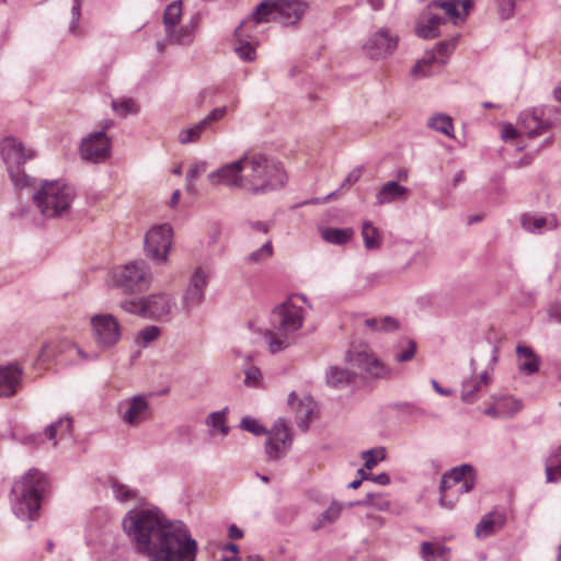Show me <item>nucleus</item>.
<instances>
[{"label": "nucleus", "instance_id": "nucleus-5", "mask_svg": "<svg viewBox=\"0 0 561 561\" xmlns=\"http://www.w3.org/2000/svg\"><path fill=\"white\" fill-rule=\"evenodd\" d=\"M247 188L253 194H265L282 188L287 180L280 164L259 152L243 156Z\"/></svg>", "mask_w": 561, "mask_h": 561}, {"label": "nucleus", "instance_id": "nucleus-58", "mask_svg": "<svg viewBox=\"0 0 561 561\" xmlns=\"http://www.w3.org/2000/svg\"><path fill=\"white\" fill-rule=\"evenodd\" d=\"M227 114V106H220L214 108L207 116L204 118L207 121L209 125H213L215 122L221 119Z\"/></svg>", "mask_w": 561, "mask_h": 561}, {"label": "nucleus", "instance_id": "nucleus-49", "mask_svg": "<svg viewBox=\"0 0 561 561\" xmlns=\"http://www.w3.org/2000/svg\"><path fill=\"white\" fill-rule=\"evenodd\" d=\"M362 458L365 460V467L371 470L380 460L386 458V449L383 447L365 450L362 453Z\"/></svg>", "mask_w": 561, "mask_h": 561}, {"label": "nucleus", "instance_id": "nucleus-19", "mask_svg": "<svg viewBox=\"0 0 561 561\" xmlns=\"http://www.w3.org/2000/svg\"><path fill=\"white\" fill-rule=\"evenodd\" d=\"M122 420L129 426H138L150 416L149 403L145 396L138 394L121 403Z\"/></svg>", "mask_w": 561, "mask_h": 561}, {"label": "nucleus", "instance_id": "nucleus-25", "mask_svg": "<svg viewBox=\"0 0 561 561\" xmlns=\"http://www.w3.org/2000/svg\"><path fill=\"white\" fill-rule=\"evenodd\" d=\"M506 522V514L497 508L484 515L476 526L478 538H488L503 528Z\"/></svg>", "mask_w": 561, "mask_h": 561}, {"label": "nucleus", "instance_id": "nucleus-34", "mask_svg": "<svg viewBox=\"0 0 561 561\" xmlns=\"http://www.w3.org/2000/svg\"><path fill=\"white\" fill-rule=\"evenodd\" d=\"M421 554L425 561H448L449 548L424 541L421 547Z\"/></svg>", "mask_w": 561, "mask_h": 561}, {"label": "nucleus", "instance_id": "nucleus-36", "mask_svg": "<svg viewBox=\"0 0 561 561\" xmlns=\"http://www.w3.org/2000/svg\"><path fill=\"white\" fill-rule=\"evenodd\" d=\"M427 126L436 131L442 133L443 135L454 138V124L450 116L446 114H435L433 115L428 122Z\"/></svg>", "mask_w": 561, "mask_h": 561}, {"label": "nucleus", "instance_id": "nucleus-15", "mask_svg": "<svg viewBox=\"0 0 561 561\" xmlns=\"http://www.w3.org/2000/svg\"><path fill=\"white\" fill-rule=\"evenodd\" d=\"M458 37L448 41H442L436 44V51L442 57L438 58L435 51H427L426 55L412 68V75L416 78H424L432 75L430 67L438 64L439 67L446 64V58L454 51Z\"/></svg>", "mask_w": 561, "mask_h": 561}, {"label": "nucleus", "instance_id": "nucleus-7", "mask_svg": "<svg viewBox=\"0 0 561 561\" xmlns=\"http://www.w3.org/2000/svg\"><path fill=\"white\" fill-rule=\"evenodd\" d=\"M474 483L476 472L470 465L465 463L445 472L439 485V505L444 508H453L459 495L471 491Z\"/></svg>", "mask_w": 561, "mask_h": 561}, {"label": "nucleus", "instance_id": "nucleus-30", "mask_svg": "<svg viewBox=\"0 0 561 561\" xmlns=\"http://www.w3.org/2000/svg\"><path fill=\"white\" fill-rule=\"evenodd\" d=\"M516 354L519 360V370L526 375H533L539 370L540 358L526 345H518Z\"/></svg>", "mask_w": 561, "mask_h": 561}, {"label": "nucleus", "instance_id": "nucleus-62", "mask_svg": "<svg viewBox=\"0 0 561 561\" xmlns=\"http://www.w3.org/2000/svg\"><path fill=\"white\" fill-rule=\"evenodd\" d=\"M73 5L71 8V15L72 20L70 23V30L73 31L77 26L79 19H80V9H81V1L80 0H73Z\"/></svg>", "mask_w": 561, "mask_h": 561}, {"label": "nucleus", "instance_id": "nucleus-42", "mask_svg": "<svg viewBox=\"0 0 561 561\" xmlns=\"http://www.w3.org/2000/svg\"><path fill=\"white\" fill-rule=\"evenodd\" d=\"M482 389L483 387L474 378L463 381L461 385V400L468 404L476 402Z\"/></svg>", "mask_w": 561, "mask_h": 561}, {"label": "nucleus", "instance_id": "nucleus-50", "mask_svg": "<svg viewBox=\"0 0 561 561\" xmlns=\"http://www.w3.org/2000/svg\"><path fill=\"white\" fill-rule=\"evenodd\" d=\"M207 284H208V275L203 268L199 267V268H196V271L193 273L187 287L204 293Z\"/></svg>", "mask_w": 561, "mask_h": 561}, {"label": "nucleus", "instance_id": "nucleus-14", "mask_svg": "<svg viewBox=\"0 0 561 561\" xmlns=\"http://www.w3.org/2000/svg\"><path fill=\"white\" fill-rule=\"evenodd\" d=\"M111 154V141L104 131H95L82 139L80 156L84 161L101 163Z\"/></svg>", "mask_w": 561, "mask_h": 561}, {"label": "nucleus", "instance_id": "nucleus-18", "mask_svg": "<svg viewBox=\"0 0 561 561\" xmlns=\"http://www.w3.org/2000/svg\"><path fill=\"white\" fill-rule=\"evenodd\" d=\"M347 362L357 368L368 373L376 378H387L390 376V369L380 362L373 353L362 351H350L346 355Z\"/></svg>", "mask_w": 561, "mask_h": 561}, {"label": "nucleus", "instance_id": "nucleus-31", "mask_svg": "<svg viewBox=\"0 0 561 561\" xmlns=\"http://www.w3.org/2000/svg\"><path fill=\"white\" fill-rule=\"evenodd\" d=\"M354 236L353 228H335L327 227L321 229V237L328 243L343 245L347 243Z\"/></svg>", "mask_w": 561, "mask_h": 561}, {"label": "nucleus", "instance_id": "nucleus-3", "mask_svg": "<svg viewBox=\"0 0 561 561\" xmlns=\"http://www.w3.org/2000/svg\"><path fill=\"white\" fill-rule=\"evenodd\" d=\"M305 301V296L295 295L272 311L271 325L273 330L265 333L271 353L274 354L286 348L289 345L288 335L302 327L305 310L300 302Z\"/></svg>", "mask_w": 561, "mask_h": 561}, {"label": "nucleus", "instance_id": "nucleus-52", "mask_svg": "<svg viewBox=\"0 0 561 561\" xmlns=\"http://www.w3.org/2000/svg\"><path fill=\"white\" fill-rule=\"evenodd\" d=\"M160 332L161 330L159 327L149 325L139 332L138 339L142 342V346H147L149 343L158 339Z\"/></svg>", "mask_w": 561, "mask_h": 561}, {"label": "nucleus", "instance_id": "nucleus-43", "mask_svg": "<svg viewBox=\"0 0 561 561\" xmlns=\"http://www.w3.org/2000/svg\"><path fill=\"white\" fill-rule=\"evenodd\" d=\"M228 408L211 412L206 419V425L213 430H219L222 436L229 433V426L226 424Z\"/></svg>", "mask_w": 561, "mask_h": 561}, {"label": "nucleus", "instance_id": "nucleus-1", "mask_svg": "<svg viewBox=\"0 0 561 561\" xmlns=\"http://www.w3.org/2000/svg\"><path fill=\"white\" fill-rule=\"evenodd\" d=\"M123 528L138 553L150 561H196L197 541L182 522H167L152 510L130 511Z\"/></svg>", "mask_w": 561, "mask_h": 561}, {"label": "nucleus", "instance_id": "nucleus-10", "mask_svg": "<svg viewBox=\"0 0 561 561\" xmlns=\"http://www.w3.org/2000/svg\"><path fill=\"white\" fill-rule=\"evenodd\" d=\"M151 278L150 267L142 260L131 261L113 273L114 285L127 293L148 289Z\"/></svg>", "mask_w": 561, "mask_h": 561}, {"label": "nucleus", "instance_id": "nucleus-6", "mask_svg": "<svg viewBox=\"0 0 561 561\" xmlns=\"http://www.w3.org/2000/svg\"><path fill=\"white\" fill-rule=\"evenodd\" d=\"M75 195V188L70 185L60 181H45L33 201L44 217L56 218L68 211Z\"/></svg>", "mask_w": 561, "mask_h": 561}, {"label": "nucleus", "instance_id": "nucleus-55", "mask_svg": "<svg viewBox=\"0 0 561 561\" xmlns=\"http://www.w3.org/2000/svg\"><path fill=\"white\" fill-rule=\"evenodd\" d=\"M416 350V344L412 340L407 341V348L396 354V360L399 363L408 362L413 358Z\"/></svg>", "mask_w": 561, "mask_h": 561}, {"label": "nucleus", "instance_id": "nucleus-13", "mask_svg": "<svg viewBox=\"0 0 561 561\" xmlns=\"http://www.w3.org/2000/svg\"><path fill=\"white\" fill-rule=\"evenodd\" d=\"M397 47L398 37L392 35L388 28L381 27L367 38L363 50L371 59H383L392 55Z\"/></svg>", "mask_w": 561, "mask_h": 561}, {"label": "nucleus", "instance_id": "nucleus-23", "mask_svg": "<svg viewBox=\"0 0 561 561\" xmlns=\"http://www.w3.org/2000/svg\"><path fill=\"white\" fill-rule=\"evenodd\" d=\"M23 370L16 365L0 366V397L15 394L21 386Z\"/></svg>", "mask_w": 561, "mask_h": 561}, {"label": "nucleus", "instance_id": "nucleus-47", "mask_svg": "<svg viewBox=\"0 0 561 561\" xmlns=\"http://www.w3.org/2000/svg\"><path fill=\"white\" fill-rule=\"evenodd\" d=\"M121 308L126 312L147 318L146 298L125 299L121 302Z\"/></svg>", "mask_w": 561, "mask_h": 561}, {"label": "nucleus", "instance_id": "nucleus-27", "mask_svg": "<svg viewBox=\"0 0 561 561\" xmlns=\"http://www.w3.org/2000/svg\"><path fill=\"white\" fill-rule=\"evenodd\" d=\"M72 347H75V343L67 339H60L57 341H51L48 343H45L41 352L37 356V362L39 363H48L53 359H56L59 355H62L67 352H72Z\"/></svg>", "mask_w": 561, "mask_h": 561}, {"label": "nucleus", "instance_id": "nucleus-8", "mask_svg": "<svg viewBox=\"0 0 561 561\" xmlns=\"http://www.w3.org/2000/svg\"><path fill=\"white\" fill-rule=\"evenodd\" d=\"M308 3L305 0H270L262 2L252 13L250 21L254 24L279 19L284 25L296 24L306 13Z\"/></svg>", "mask_w": 561, "mask_h": 561}, {"label": "nucleus", "instance_id": "nucleus-39", "mask_svg": "<svg viewBox=\"0 0 561 561\" xmlns=\"http://www.w3.org/2000/svg\"><path fill=\"white\" fill-rule=\"evenodd\" d=\"M110 485L115 499L119 502H128L131 500H138L139 494L135 489L129 488L117 481L116 479H112L110 481Z\"/></svg>", "mask_w": 561, "mask_h": 561}, {"label": "nucleus", "instance_id": "nucleus-60", "mask_svg": "<svg viewBox=\"0 0 561 561\" xmlns=\"http://www.w3.org/2000/svg\"><path fill=\"white\" fill-rule=\"evenodd\" d=\"M518 135V130L511 124L504 125L502 128V139L506 142L513 141Z\"/></svg>", "mask_w": 561, "mask_h": 561}, {"label": "nucleus", "instance_id": "nucleus-20", "mask_svg": "<svg viewBox=\"0 0 561 561\" xmlns=\"http://www.w3.org/2000/svg\"><path fill=\"white\" fill-rule=\"evenodd\" d=\"M288 404L293 407L296 414V422L298 427L302 431H307L309 424L317 412V403L310 396H305L299 401L295 392H290L288 396Z\"/></svg>", "mask_w": 561, "mask_h": 561}, {"label": "nucleus", "instance_id": "nucleus-40", "mask_svg": "<svg viewBox=\"0 0 561 561\" xmlns=\"http://www.w3.org/2000/svg\"><path fill=\"white\" fill-rule=\"evenodd\" d=\"M502 419L514 416L522 409V402L514 397H502L496 400Z\"/></svg>", "mask_w": 561, "mask_h": 561}, {"label": "nucleus", "instance_id": "nucleus-64", "mask_svg": "<svg viewBox=\"0 0 561 561\" xmlns=\"http://www.w3.org/2000/svg\"><path fill=\"white\" fill-rule=\"evenodd\" d=\"M373 506L378 511H387L390 506V503L382 494L378 493Z\"/></svg>", "mask_w": 561, "mask_h": 561}, {"label": "nucleus", "instance_id": "nucleus-53", "mask_svg": "<svg viewBox=\"0 0 561 561\" xmlns=\"http://www.w3.org/2000/svg\"><path fill=\"white\" fill-rule=\"evenodd\" d=\"M201 133L198 129H195V125L182 129L179 134V140L181 144L186 145L190 142H195L201 138Z\"/></svg>", "mask_w": 561, "mask_h": 561}, {"label": "nucleus", "instance_id": "nucleus-48", "mask_svg": "<svg viewBox=\"0 0 561 561\" xmlns=\"http://www.w3.org/2000/svg\"><path fill=\"white\" fill-rule=\"evenodd\" d=\"M272 254H273V245H272V242L268 240L261 248L251 252L245 257V261L250 264H256V263L266 261L267 259H270L272 256Z\"/></svg>", "mask_w": 561, "mask_h": 561}, {"label": "nucleus", "instance_id": "nucleus-9", "mask_svg": "<svg viewBox=\"0 0 561 561\" xmlns=\"http://www.w3.org/2000/svg\"><path fill=\"white\" fill-rule=\"evenodd\" d=\"M0 153L13 183L16 186L27 185V176L21 170V167L34 157L33 150L26 149L14 137H5L0 142Z\"/></svg>", "mask_w": 561, "mask_h": 561}, {"label": "nucleus", "instance_id": "nucleus-21", "mask_svg": "<svg viewBox=\"0 0 561 561\" xmlns=\"http://www.w3.org/2000/svg\"><path fill=\"white\" fill-rule=\"evenodd\" d=\"M174 306V299L168 294L161 293L149 295L146 297L147 318L153 320H167L169 319Z\"/></svg>", "mask_w": 561, "mask_h": 561}, {"label": "nucleus", "instance_id": "nucleus-37", "mask_svg": "<svg viewBox=\"0 0 561 561\" xmlns=\"http://www.w3.org/2000/svg\"><path fill=\"white\" fill-rule=\"evenodd\" d=\"M362 237L367 250H375L381 245V234L370 221H364L362 226Z\"/></svg>", "mask_w": 561, "mask_h": 561}, {"label": "nucleus", "instance_id": "nucleus-56", "mask_svg": "<svg viewBox=\"0 0 561 561\" xmlns=\"http://www.w3.org/2000/svg\"><path fill=\"white\" fill-rule=\"evenodd\" d=\"M206 167L207 164L204 161L196 162L193 165H191L186 174L187 182H193L196 178L204 173L206 171Z\"/></svg>", "mask_w": 561, "mask_h": 561}, {"label": "nucleus", "instance_id": "nucleus-16", "mask_svg": "<svg viewBox=\"0 0 561 561\" xmlns=\"http://www.w3.org/2000/svg\"><path fill=\"white\" fill-rule=\"evenodd\" d=\"M207 178L214 185L222 184L230 188L247 187L243 157L210 172Z\"/></svg>", "mask_w": 561, "mask_h": 561}, {"label": "nucleus", "instance_id": "nucleus-33", "mask_svg": "<svg viewBox=\"0 0 561 561\" xmlns=\"http://www.w3.org/2000/svg\"><path fill=\"white\" fill-rule=\"evenodd\" d=\"M344 504L333 501L331 505L318 516L316 523L312 524L311 529L317 531L327 525L333 524L339 519Z\"/></svg>", "mask_w": 561, "mask_h": 561}, {"label": "nucleus", "instance_id": "nucleus-54", "mask_svg": "<svg viewBox=\"0 0 561 561\" xmlns=\"http://www.w3.org/2000/svg\"><path fill=\"white\" fill-rule=\"evenodd\" d=\"M396 408H397V410L399 412H401L404 415H410V416H424V415H426L425 410H423L422 408H420V407H417L415 404H412V403H408V402L398 403L396 405Z\"/></svg>", "mask_w": 561, "mask_h": 561}, {"label": "nucleus", "instance_id": "nucleus-22", "mask_svg": "<svg viewBox=\"0 0 561 561\" xmlns=\"http://www.w3.org/2000/svg\"><path fill=\"white\" fill-rule=\"evenodd\" d=\"M72 430L71 417H60L56 422L46 426L44 434H33L26 437L28 444L39 445L44 442V437L48 440H55L56 438H64L69 435Z\"/></svg>", "mask_w": 561, "mask_h": 561}, {"label": "nucleus", "instance_id": "nucleus-32", "mask_svg": "<svg viewBox=\"0 0 561 561\" xmlns=\"http://www.w3.org/2000/svg\"><path fill=\"white\" fill-rule=\"evenodd\" d=\"M245 23L247 21H243L236 28L234 36L237 39V44L234 50L242 60L253 61L256 57L255 48L252 46L250 42L243 39V26L245 25Z\"/></svg>", "mask_w": 561, "mask_h": 561}, {"label": "nucleus", "instance_id": "nucleus-29", "mask_svg": "<svg viewBox=\"0 0 561 561\" xmlns=\"http://www.w3.org/2000/svg\"><path fill=\"white\" fill-rule=\"evenodd\" d=\"M327 383L335 389H344L356 378V374L347 368L330 366L325 373Z\"/></svg>", "mask_w": 561, "mask_h": 561}, {"label": "nucleus", "instance_id": "nucleus-51", "mask_svg": "<svg viewBox=\"0 0 561 561\" xmlns=\"http://www.w3.org/2000/svg\"><path fill=\"white\" fill-rule=\"evenodd\" d=\"M240 427L256 436L268 434V431H266L263 425H261L255 419H252L250 416H244L241 420Z\"/></svg>", "mask_w": 561, "mask_h": 561}, {"label": "nucleus", "instance_id": "nucleus-63", "mask_svg": "<svg viewBox=\"0 0 561 561\" xmlns=\"http://www.w3.org/2000/svg\"><path fill=\"white\" fill-rule=\"evenodd\" d=\"M378 493H367L365 499L360 500V501H357V502H352V503H348L347 506L348 507H353V506H356V505H359V506H365V505H371L374 504L376 497H377Z\"/></svg>", "mask_w": 561, "mask_h": 561}, {"label": "nucleus", "instance_id": "nucleus-41", "mask_svg": "<svg viewBox=\"0 0 561 561\" xmlns=\"http://www.w3.org/2000/svg\"><path fill=\"white\" fill-rule=\"evenodd\" d=\"M182 15V7L181 1H174L167 7L163 14V23L165 25V31H170L174 28L180 22Z\"/></svg>", "mask_w": 561, "mask_h": 561}, {"label": "nucleus", "instance_id": "nucleus-57", "mask_svg": "<svg viewBox=\"0 0 561 561\" xmlns=\"http://www.w3.org/2000/svg\"><path fill=\"white\" fill-rule=\"evenodd\" d=\"M261 371L256 367H250L245 370V383L249 386H256L261 379Z\"/></svg>", "mask_w": 561, "mask_h": 561}, {"label": "nucleus", "instance_id": "nucleus-44", "mask_svg": "<svg viewBox=\"0 0 561 561\" xmlns=\"http://www.w3.org/2000/svg\"><path fill=\"white\" fill-rule=\"evenodd\" d=\"M205 297V293L187 287L183 296L182 305L186 313L198 307Z\"/></svg>", "mask_w": 561, "mask_h": 561}, {"label": "nucleus", "instance_id": "nucleus-12", "mask_svg": "<svg viewBox=\"0 0 561 561\" xmlns=\"http://www.w3.org/2000/svg\"><path fill=\"white\" fill-rule=\"evenodd\" d=\"M91 324L93 337L99 347L111 348L121 340L119 323L112 314H95L91 318Z\"/></svg>", "mask_w": 561, "mask_h": 561}, {"label": "nucleus", "instance_id": "nucleus-17", "mask_svg": "<svg viewBox=\"0 0 561 561\" xmlns=\"http://www.w3.org/2000/svg\"><path fill=\"white\" fill-rule=\"evenodd\" d=\"M291 446V436L285 420L279 419L274 423L267 434L265 451L270 460L283 457Z\"/></svg>", "mask_w": 561, "mask_h": 561}, {"label": "nucleus", "instance_id": "nucleus-45", "mask_svg": "<svg viewBox=\"0 0 561 561\" xmlns=\"http://www.w3.org/2000/svg\"><path fill=\"white\" fill-rule=\"evenodd\" d=\"M112 107L121 116L136 114L139 111L138 104L130 98H122L112 101Z\"/></svg>", "mask_w": 561, "mask_h": 561}, {"label": "nucleus", "instance_id": "nucleus-26", "mask_svg": "<svg viewBox=\"0 0 561 561\" xmlns=\"http://www.w3.org/2000/svg\"><path fill=\"white\" fill-rule=\"evenodd\" d=\"M519 121L522 129L529 138H535L550 128V124L542 121L535 111L522 113Z\"/></svg>", "mask_w": 561, "mask_h": 561}, {"label": "nucleus", "instance_id": "nucleus-28", "mask_svg": "<svg viewBox=\"0 0 561 561\" xmlns=\"http://www.w3.org/2000/svg\"><path fill=\"white\" fill-rule=\"evenodd\" d=\"M408 188L396 181L387 182L376 194V205H385L396 201H405Z\"/></svg>", "mask_w": 561, "mask_h": 561}, {"label": "nucleus", "instance_id": "nucleus-46", "mask_svg": "<svg viewBox=\"0 0 561 561\" xmlns=\"http://www.w3.org/2000/svg\"><path fill=\"white\" fill-rule=\"evenodd\" d=\"M167 38L173 44H186L192 39V28L187 25L171 28L167 32Z\"/></svg>", "mask_w": 561, "mask_h": 561}, {"label": "nucleus", "instance_id": "nucleus-4", "mask_svg": "<svg viewBox=\"0 0 561 561\" xmlns=\"http://www.w3.org/2000/svg\"><path fill=\"white\" fill-rule=\"evenodd\" d=\"M473 7V0H436L419 15L415 34L424 39L439 36V26L448 20L454 24L465 20Z\"/></svg>", "mask_w": 561, "mask_h": 561}, {"label": "nucleus", "instance_id": "nucleus-38", "mask_svg": "<svg viewBox=\"0 0 561 561\" xmlns=\"http://www.w3.org/2000/svg\"><path fill=\"white\" fill-rule=\"evenodd\" d=\"M365 324L376 332H392L399 328L398 320L389 316L366 319Z\"/></svg>", "mask_w": 561, "mask_h": 561}, {"label": "nucleus", "instance_id": "nucleus-61", "mask_svg": "<svg viewBox=\"0 0 561 561\" xmlns=\"http://www.w3.org/2000/svg\"><path fill=\"white\" fill-rule=\"evenodd\" d=\"M362 174H363V169L360 167L353 169L345 178L342 186L352 185V184L356 183L360 179Z\"/></svg>", "mask_w": 561, "mask_h": 561}, {"label": "nucleus", "instance_id": "nucleus-59", "mask_svg": "<svg viewBox=\"0 0 561 561\" xmlns=\"http://www.w3.org/2000/svg\"><path fill=\"white\" fill-rule=\"evenodd\" d=\"M227 114V106H220L214 108L207 116L204 118L207 121L209 125H213L215 122L221 119Z\"/></svg>", "mask_w": 561, "mask_h": 561}, {"label": "nucleus", "instance_id": "nucleus-35", "mask_svg": "<svg viewBox=\"0 0 561 561\" xmlns=\"http://www.w3.org/2000/svg\"><path fill=\"white\" fill-rule=\"evenodd\" d=\"M546 478L548 482L561 480V445L546 460Z\"/></svg>", "mask_w": 561, "mask_h": 561}, {"label": "nucleus", "instance_id": "nucleus-11", "mask_svg": "<svg viewBox=\"0 0 561 561\" xmlns=\"http://www.w3.org/2000/svg\"><path fill=\"white\" fill-rule=\"evenodd\" d=\"M172 227L169 224L152 227L144 240L146 255L158 264L164 263L172 244Z\"/></svg>", "mask_w": 561, "mask_h": 561}, {"label": "nucleus", "instance_id": "nucleus-2", "mask_svg": "<svg viewBox=\"0 0 561 561\" xmlns=\"http://www.w3.org/2000/svg\"><path fill=\"white\" fill-rule=\"evenodd\" d=\"M48 491L47 477L35 468L30 469L12 485L11 507L13 514L21 520H37Z\"/></svg>", "mask_w": 561, "mask_h": 561}, {"label": "nucleus", "instance_id": "nucleus-24", "mask_svg": "<svg viewBox=\"0 0 561 561\" xmlns=\"http://www.w3.org/2000/svg\"><path fill=\"white\" fill-rule=\"evenodd\" d=\"M520 225L527 232L542 234L546 231L554 230L558 227V220L553 215L541 216L527 213L522 215Z\"/></svg>", "mask_w": 561, "mask_h": 561}]
</instances>
